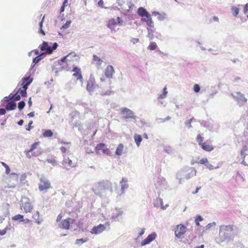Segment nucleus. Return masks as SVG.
I'll return each mask as SVG.
<instances>
[{
	"label": "nucleus",
	"instance_id": "54",
	"mask_svg": "<svg viewBox=\"0 0 248 248\" xmlns=\"http://www.w3.org/2000/svg\"><path fill=\"white\" fill-rule=\"evenodd\" d=\"M32 123H33V122H32V121H31V122L29 123V124L28 125H27V126L26 127V129L27 130L29 131V130H31V129L32 128L31 124H32Z\"/></svg>",
	"mask_w": 248,
	"mask_h": 248
},
{
	"label": "nucleus",
	"instance_id": "51",
	"mask_svg": "<svg viewBox=\"0 0 248 248\" xmlns=\"http://www.w3.org/2000/svg\"><path fill=\"white\" fill-rule=\"evenodd\" d=\"M194 90L196 93H198L200 90V87L199 85L196 84L194 86Z\"/></svg>",
	"mask_w": 248,
	"mask_h": 248
},
{
	"label": "nucleus",
	"instance_id": "10",
	"mask_svg": "<svg viewBox=\"0 0 248 248\" xmlns=\"http://www.w3.org/2000/svg\"><path fill=\"white\" fill-rule=\"evenodd\" d=\"M106 229V226L102 224H100L97 226H94L93 227L90 231V233L92 234L98 235L103 232Z\"/></svg>",
	"mask_w": 248,
	"mask_h": 248
},
{
	"label": "nucleus",
	"instance_id": "26",
	"mask_svg": "<svg viewBox=\"0 0 248 248\" xmlns=\"http://www.w3.org/2000/svg\"><path fill=\"white\" fill-rule=\"evenodd\" d=\"M231 11L233 16L236 17L239 12V8L236 6H232L231 7Z\"/></svg>",
	"mask_w": 248,
	"mask_h": 248
},
{
	"label": "nucleus",
	"instance_id": "56",
	"mask_svg": "<svg viewBox=\"0 0 248 248\" xmlns=\"http://www.w3.org/2000/svg\"><path fill=\"white\" fill-rule=\"evenodd\" d=\"M133 44H136L138 42H139V39L138 38H133L131 39V41Z\"/></svg>",
	"mask_w": 248,
	"mask_h": 248
},
{
	"label": "nucleus",
	"instance_id": "61",
	"mask_svg": "<svg viewBox=\"0 0 248 248\" xmlns=\"http://www.w3.org/2000/svg\"><path fill=\"white\" fill-rule=\"evenodd\" d=\"M68 56V55H67V56H66L65 57H63L62 58L61 61L62 62H67V58Z\"/></svg>",
	"mask_w": 248,
	"mask_h": 248
},
{
	"label": "nucleus",
	"instance_id": "15",
	"mask_svg": "<svg viewBox=\"0 0 248 248\" xmlns=\"http://www.w3.org/2000/svg\"><path fill=\"white\" fill-rule=\"evenodd\" d=\"M114 70L112 65H109L107 66L105 70V75L109 79L112 78L114 74Z\"/></svg>",
	"mask_w": 248,
	"mask_h": 248
},
{
	"label": "nucleus",
	"instance_id": "62",
	"mask_svg": "<svg viewBox=\"0 0 248 248\" xmlns=\"http://www.w3.org/2000/svg\"><path fill=\"white\" fill-rule=\"evenodd\" d=\"M29 117H33L34 116V112L33 111L30 112L28 114Z\"/></svg>",
	"mask_w": 248,
	"mask_h": 248
},
{
	"label": "nucleus",
	"instance_id": "30",
	"mask_svg": "<svg viewBox=\"0 0 248 248\" xmlns=\"http://www.w3.org/2000/svg\"><path fill=\"white\" fill-rule=\"evenodd\" d=\"M45 16H44L42 20L39 23V27H40V30H39V32L41 33L43 35H45V31L43 30L42 27H43V24L44 21Z\"/></svg>",
	"mask_w": 248,
	"mask_h": 248
},
{
	"label": "nucleus",
	"instance_id": "3",
	"mask_svg": "<svg viewBox=\"0 0 248 248\" xmlns=\"http://www.w3.org/2000/svg\"><path fill=\"white\" fill-rule=\"evenodd\" d=\"M100 88L102 89V94L108 95L111 93V81L110 79L106 80L104 78H100Z\"/></svg>",
	"mask_w": 248,
	"mask_h": 248
},
{
	"label": "nucleus",
	"instance_id": "33",
	"mask_svg": "<svg viewBox=\"0 0 248 248\" xmlns=\"http://www.w3.org/2000/svg\"><path fill=\"white\" fill-rule=\"evenodd\" d=\"M153 14L155 16H158L157 18L159 20H163L165 19V16L160 14L157 12H154L153 13Z\"/></svg>",
	"mask_w": 248,
	"mask_h": 248
},
{
	"label": "nucleus",
	"instance_id": "37",
	"mask_svg": "<svg viewBox=\"0 0 248 248\" xmlns=\"http://www.w3.org/2000/svg\"><path fill=\"white\" fill-rule=\"evenodd\" d=\"M10 229V225H9V226H6V227H5L4 229L2 230H0V236L4 235L6 233L7 230Z\"/></svg>",
	"mask_w": 248,
	"mask_h": 248
},
{
	"label": "nucleus",
	"instance_id": "48",
	"mask_svg": "<svg viewBox=\"0 0 248 248\" xmlns=\"http://www.w3.org/2000/svg\"><path fill=\"white\" fill-rule=\"evenodd\" d=\"M29 80H32V78H30V76H28V77H24L22 79V81L23 83H26L27 82L29 81Z\"/></svg>",
	"mask_w": 248,
	"mask_h": 248
},
{
	"label": "nucleus",
	"instance_id": "50",
	"mask_svg": "<svg viewBox=\"0 0 248 248\" xmlns=\"http://www.w3.org/2000/svg\"><path fill=\"white\" fill-rule=\"evenodd\" d=\"M27 178V174L26 173L22 174L20 178V182H23Z\"/></svg>",
	"mask_w": 248,
	"mask_h": 248
},
{
	"label": "nucleus",
	"instance_id": "9",
	"mask_svg": "<svg viewBox=\"0 0 248 248\" xmlns=\"http://www.w3.org/2000/svg\"><path fill=\"white\" fill-rule=\"evenodd\" d=\"M186 231V227L184 225L180 224L176 226L174 230V234L176 237L180 238L184 235Z\"/></svg>",
	"mask_w": 248,
	"mask_h": 248
},
{
	"label": "nucleus",
	"instance_id": "64",
	"mask_svg": "<svg viewBox=\"0 0 248 248\" xmlns=\"http://www.w3.org/2000/svg\"><path fill=\"white\" fill-rule=\"evenodd\" d=\"M23 124V120H19L18 122H17V124L19 125H22Z\"/></svg>",
	"mask_w": 248,
	"mask_h": 248
},
{
	"label": "nucleus",
	"instance_id": "40",
	"mask_svg": "<svg viewBox=\"0 0 248 248\" xmlns=\"http://www.w3.org/2000/svg\"><path fill=\"white\" fill-rule=\"evenodd\" d=\"M29 81L27 82L26 83H22V85H23L22 89H25V90H27L28 88V86L32 82V80H29Z\"/></svg>",
	"mask_w": 248,
	"mask_h": 248
},
{
	"label": "nucleus",
	"instance_id": "24",
	"mask_svg": "<svg viewBox=\"0 0 248 248\" xmlns=\"http://www.w3.org/2000/svg\"><path fill=\"white\" fill-rule=\"evenodd\" d=\"M93 61L95 62L96 66L98 67H100L102 63V61L101 60V59L97 57L96 55H93Z\"/></svg>",
	"mask_w": 248,
	"mask_h": 248
},
{
	"label": "nucleus",
	"instance_id": "46",
	"mask_svg": "<svg viewBox=\"0 0 248 248\" xmlns=\"http://www.w3.org/2000/svg\"><path fill=\"white\" fill-rule=\"evenodd\" d=\"M20 95L17 94V93L13 95L12 99H13L14 101H18L20 99Z\"/></svg>",
	"mask_w": 248,
	"mask_h": 248
},
{
	"label": "nucleus",
	"instance_id": "35",
	"mask_svg": "<svg viewBox=\"0 0 248 248\" xmlns=\"http://www.w3.org/2000/svg\"><path fill=\"white\" fill-rule=\"evenodd\" d=\"M238 100L242 104H244L247 102V99L246 98L243 94H240Z\"/></svg>",
	"mask_w": 248,
	"mask_h": 248
},
{
	"label": "nucleus",
	"instance_id": "31",
	"mask_svg": "<svg viewBox=\"0 0 248 248\" xmlns=\"http://www.w3.org/2000/svg\"><path fill=\"white\" fill-rule=\"evenodd\" d=\"M46 161L48 163L52 164L53 166H56L57 164V161L54 158L46 159Z\"/></svg>",
	"mask_w": 248,
	"mask_h": 248
},
{
	"label": "nucleus",
	"instance_id": "21",
	"mask_svg": "<svg viewBox=\"0 0 248 248\" xmlns=\"http://www.w3.org/2000/svg\"><path fill=\"white\" fill-rule=\"evenodd\" d=\"M124 149V145H123V144L121 143L119 144L115 152L116 155H122L123 153Z\"/></svg>",
	"mask_w": 248,
	"mask_h": 248
},
{
	"label": "nucleus",
	"instance_id": "52",
	"mask_svg": "<svg viewBox=\"0 0 248 248\" xmlns=\"http://www.w3.org/2000/svg\"><path fill=\"white\" fill-rule=\"evenodd\" d=\"M41 59L40 56H38L33 59V62L35 63H37L40 61Z\"/></svg>",
	"mask_w": 248,
	"mask_h": 248
},
{
	"label": "nucleus",
	"instance_id": "20",
	"mask_svg": "<svg viewBox=\"0 0 248 248\" xmlns=\"http://www.w3.org/2000/svg\"><path fill=\"white\" fill-rule=\"evenodd\" d=\"M138 13L140 16L149 17L150 14L143 7H140L138 9Z\"/></svg>",
	"mask_w": 248,
	"mask_h": 248
},
{
	"label": "nucleus",
	"instance_id": "63",
	"mask_svg": "<svg viewBox=\"0 0 248 248\" xmlns=\"http://www.w3.org/2000/svg\"><path fill=\"white\" fill-rule=\"evenodd\" d=\"M207 168L209 170H212L213 169V166L211 164H208L207 165Z\"/></svg>",
	"mask_w": 248,
	"mask_h": 248
},
{
	"label": "nucleus",
	"instance_id": "36",
	"mask_svg": "<svg viewBox=\"0 0 248 248\" xmlns=\"http://www.w3.org/2000/svg\"><path fill=\"white\" fill-rule=\"evenodd\" d=\"M208 162L207 158H203L200 160L199 161L196 162L198 164H204L206 165Z\"/></svg>",
	"mask_w": 248,
	"mask_h": 248
},
{
	"label": "nucleus",
	"instance_id": "53",
	"mask_svg": "<svg viewBox=\"0 0 248 248\" xmlns=\"http://www.w3.org/2000/svg\"><path fill=\"white\" fill-rule=\"evenodd\" d=\"M247 150H248V147L247 146H244L241 151V155H244L245 152L247 151Z\"/></svg>",
	"mask_w": 248,
	"mask_h": 248
},
{
	"label": "nucleus",
	"instance_id": "4",
	"mask_svg": "<svg viewBox=\"0 0 248 248\" xmlns=\"http://www.w3.org/2000/svg\"><path fill=\"white\" fill-rule=\"evenodd\" d=\"M98 88V85L95 82V79L93 75H91L87 81L86 89L90 93H92Z\"/></svg>",
	"mask_w": 248,
	"mask_h": 248
},
{
	"label": "nucleus",
	"instance_id": "7",
	"mask_svg": "<svg viewBox=\"0 0 248 248\" xmlns=\"http://www.w3.org/2000/svg\"><path fill=\"white\" fill-rule=\"evenodd\" d=\"M51 187V183L49 180L44 177L40 178L38 186V188L40 191H46Z\"/></svg>",
	"mask_w": 248,
	"mask_h": 248
},
{
	"label": "nucleus",
	"instance_id": "58",
	"mask_svg": "<svg viewBox=\"0 0 248 248\" xmlns=\"http://www.w3.org/2000/svg\"><path fill=\"white\" fill-rule=\"evenodd\" d=\"M57 46H58L57 43H55L53 44V46L52 47H51V49H52V52L53 51V50L56 49Z\"/></svg>",
	"mask_w": 248,
	"mask_h": 248
},
{
	"label": "nucleus",
	"instance_id": "43",
	"mask_svg": "<svg viewBox=\"0 0 248 248\" xmlns=\"http://www.w3.org/2000/svg\"><path fill=\"white\" fill-rule=\"evenodd\" d=\"M168 92L167 91V88L165 87L163 89V93L162 94H160L158 97V98H164L166 97Z\"/></svg>",
	"mask_w": 248,
	"mask_h": 248
},
{
	"label": "nucleus",
	"instance_id": "19",
	"mask_svg": "<svg viewBox=\"0 0 248 248\" xmlns=\"http://www.w3.org/2000/svg\"><path fill=\"white\" fill-rule=\"evenodd\" d=\"M201 147L202 149L207 152L212 151L214 148L212 144L208 143L207 142H204L203 144H202Z\"/></svg>",
	"mask_w": 248,
	"mask_h": 248
},
{
	"label": "nucleus",
	"instance_id": "27",
	"mask_svg": "<svg viewBox=\"0 0 248 248\" xmlns=\"http://www.w3.org/2000/svg\"><path fill=\"white\" fill-rule=\"evenodd\" d=\"M24 217L23 216L20 214H17L15 215L12 217V220L15 221H24Z\"/></svg>",
	"mask_w": 248,
	"mask_h": 248
},
{
	"label": "nucleus",
	"instance_id": "39",
	"mask_svg": "<svg viewBox=\"0 0 248 248\" xmlns=\"http://www.w3.org/2000/svg\"><path fill=\"white\" fill-rule=\"evenodd\" d=\"M87 241H88L87 239H84L83 238L78 239L76 241V244L77 245H80L84 242H87Z\"/></svg>",
	"mask_w": 248,
	"mask_h": 248
},
{
	"label": "nucleus",
	"instance_id": "57",
	"mask_svg": "<svg viewBox=\"0 0 248 248\" xmlns=\"http://www.w3.org/2000/svg\"><path fill=\"white\" fill-rule=\"evenodd\" d=\"M60 150L62 153H65L67 149L65 147L62 146L60 148Z\"/></svg>",
	"mask_w": 248,
	"mask_h": 248
},
{
	"label": "nucleus",
	"instance_id": "60",
	"mask_svg": "<svg viewBox=\"0 0 248 248\" xmlns=\"http://www.w3.org/2000/svg\"><path fill=\"white\" fill-rule=\"evenodd\" d=\"M62 218V215H61V214H59V215L57 216V217L56 221H57V222L60 221L61 220Z\"/></svg>",
	"mask_w": 248,
	"mask_h": 248
},
{
	"label": "nucleus",
	"instance_id": "38",
	"mask_svg": "<svg viewBox=\"0 0 248 248\" xmlns=\"http://www.w3.org/2000/svg\"><path fill=\"white\" fill-rule=\"evenodd\" d=\"M193 121H195V119L194 118V117H192L190 120L185 123L186 125L188 128H190L192 127L191 123L193 122Z\"/></svg>",
	"mask_w": 248,
	"mask_h": 248
},
{
	"label": "nucleus",
	"instance_id": "17",
	"mask_svg": "<svg viewBox=\"0 0 248 248\" xmlns=\"http://www.w3.org/2000/svg\"><path fill=\"white\" fill-rule=\"evenodd\" d=\"M40 48L41 51H44L46 53H52L51 47L48 46L47 43L46 42H43L42 44L40 46Z\"/></svg>",
	"mask_w": 248,
	"mask_h": 248
},
{
	"label": "nucleus",
	"instance_id": "59",
	"mask_svg": "<svg viewBox=\"0 0 248 248\" xmlns=\"http://www.w3.org/2000/svg\"><path fill=\"white\" fill-rule=\"evenodd\" d=\"M6 111L4 108H0V115H4Z\"/></svg>",
	"mask_w": 248,
	"mask_h": 248
},
{
	"label": "nucleus",
	"instance_id": "5",
	"mask_svg": "<svg viewBox=\"0 0 248 248\" xmlns=\"http://www.w3.org/2000/svg\"><path fill=\"white\" fill-rule=\"evenodd\" d=\"M33 207L30 201L29 198H24L21 201V209L23 210L25 213H31L33 210Z\"/></svg>",
	"mask_w": 248,
	"mask_h": 248
},
{
	"label": "nucleus",
	"instance_id": "28",
	"mask_svg": "<svg viewBox=\"0 0 248 248\" xmlns=\"http://www.w3.org/2000/svg\"><path fill=\"white\" fill-rule=\"evenodd\" d=\"M43 135L44 137H51L53 136V133L50 129H46L44 130Z\"/></svg>",
	"mask_w": 248,
	"mask_h": 248
},
{
	"label": "nucleus",
	"instance_id": "8",
	"mask_svg": "<svg viewBox=\"0 0 248 248\" xmlns=\"http://www.w3.org/2000/svg\"><path fill=\"white\" fill-rule=\"evenodd\" d=\"M95 151L96 153L99 155H108L109 154V149L103 143L97 144L95 147Z\"/></svg>",
	"mask_w": 248,
	"mask_h": 248
},
{
	"label": "nucleus",
	"instance_id": "42",
	"mask_svg": "<svg viewBox=\"0 0 248 248\" xmlns=\"http://www.w3.org/2000/svg\"><path fill=\"white\" fill-rule=\"evenodd\" d=\"M196 171L194 170H192L191 172L186 175L185 178L186 179H189L191 176H193L194 175H195Z\"/></svg>",
	"mask_w": 248,
	"mask_h": 248
},
{
	"label": "nucleus",
	"instance_id": "16",
	"mask_svg": "<svg viewBox=\"0 0 248 248\" xmlns=\"http://www.w3.org/2000/svg\"><path fill=\"white\" fill-rule=\"evenodd\" d=\"M99 187L101 189H110L112 190V184L108 181L99 183Z\"/></svg>",
	"mask_w": 248,
	"mask_h": 248
},
{
	"label": "nucleus",
	"instance_id": "23",
	"mask_svg": "<svg viewBox=\"0 0 248 248\" xmlns=\"http://www.w3.org/2000/svg\"><path fill=\"white\" fill-rule=\"evenodd\" d=\"M146 18L143 20V21H144L146 23L148 26L150 27H154V22L151 17L150 14L149 15V17H146Z\"/></svg>",
	"mask_w": 248,
	"mask_h": 248
},
{
	"label": "nucleus",
	"instance_id": "25",
	"mask_svg": "<svg viewBox=\"0 0 248 248\" xmlns=\"http://www.w3.org/2000/svg\"><path fill=\"white\" fill-rule=\"evenodd\" d=\"M134 138L137 145L138 147H139L140 145L141 141H142L141 136L140 135L135 134L134 136Z\"/></svg>",
	"mask_w": 248,
	"mask_h": 248
},
{
	"label": "nucleus",
	"instance_id": "14",
	"mask_svg": "<svg viewBox=\"0 0 248 248\" xmlns=\"http://www.w3.org/2000/svg\"><path fill=\"white\" fill-rule=\"evenodd\" d=\"M156 237V234L155 232L152 233L151 234H149L147 238L142 241L141 243V246H145L149 244L150 242L155 240Z\"/></svg>",
	"mask_w": 248,
	"mask_h": 248
},
{
	"label": "nucleus",
	"instance_id": "1",
	"mask_svg": "<svg viewBox=\"0 0 248 248\" xmlns=\"http://www.w3.org/2000/svg\"><path fill=\"white\" fill-rule=\"evenodd\" d=\"M233 225H222L219 232V241L223 242L230 239L231 232L233 231Z\"/></svg>",
	"mask_w": 248,
	"mask_h": 248
},
{
	"label": "nucleus",
	"instance_id": "11",
	"mask_svg": "<svg viewBox=\"0 0 248 248\" xmlns=\"http://www.w3.org/2000/svg\"><path fill=\"white\" fill-rule=\"evenodd\" d=\"M63 159L62 164L67 169H69L77 166V162H73L71 159H69L68 157L66 156L65 155H63Z\"/></svg>",
	"mask_w": 248,
	"mask_h": 248
},
{
	"label": "nucleus",
	"instance_id": "29",
	"mask_svg": "<svg viewBox=\"0 0 248 248\" xmlns=\"http://www.w3.org/2000/svg\"><path fill=\"white\" fill-rule=\"evenodd\" d=\"M203 139H204L203 137L201 135H200V134L197 135L196 140L200 146H201L202 145V144H203L204 143V142H203Z\"/></svg>",
	"mask_w": 248,
	"mask_h": 248
},
{
	"label": "nucleus",
	"instance_id": "41",
	"mask_svg": "<svg viewBox=\"0 0 248 248\" xmlns=\"http://www.w3.org/2000/svg\"><path fill=\"white\" fill-rule=\"evenodd\" d=\"M25 103L23 101H20L18 104V108L19 110H21L25 107Z\"/></svg>",
	"mask_w": 248,
	"mask_h": 248
},
{
	"label": "nucleus",
	"instance_id": "22",
	"mask_svg": "<svg viewBox=\"0 0 248 248\" xmlns=\"http://www.w3.org/2000/svg\"><path fill=\"white\" fill-rule=\"evenodd\" d=\"M16 104L13 101L9 102L6 106V109L8 110H12L16 108Z\"/></svg>",
	"mask_w": 248,
	"mask_h": 248
},
{
	"label": "nucleus",
	"instance_id": "55",
	"mask_svg": "<svg viewBox=\"0 0 248 248\" xmlns=\"http://www.w3.org/2000/svg\"><path fill=\"white\" fill-rule=\"evenodd\" d=\"M98 5L100 7H103L104 2L103 0H99V1L98 2Z\"/></svg>",
	"mask_w": 248,
	"mask_h": 248
},
{
	"label": "nucleus",
	"instance_id": "49",
	"mask_svg": "<svg viewBox=\"0 0 248 248\" xmlns=\"http://www.w3.org/2000/svg\"><path fill=\"white\" fill-rule=\"evenodd\" d=\"M71 23V22L70 21H67L66 23L62 26V29L68 28L69 27Z\"/></svg>",
	"mask_w": 248,
	"mask_h": 248
},
{
	"label": "nucleus",
	"instance_id": "45",
	"mask_svg": "<svg viewBox=\"0 0 248 248\" xmlns=\"http://www.w3.org/2000/svg\"><path fill=\"white\" fill-rule=\"evenodd\" d=\"M202 220V217L201 216H197L196 218H195V223L196 224V225L197 226H199L200 225V223L199 222L200 221H201Z\"/></svg>",
	"mask_w": 248,
	"mask_h": 248
},
{
	"label": "nucleus",
	"instance_id": "34",
	"mask_svg": "<svg viewBox=\"0 0 248 248\" xmlns=\"http://www.w3.org/2000/svg\"><path fill=\"white\" fill-rule=\"evenodd\" d=\"M1 164L5 168V169H6L5 170V172L7 174H8L10 173V169L9 168V167L4 162H1Z\"/></svg>",
	"mask_w": 248,
	"mask_h": 248
},
{
	"label": "nucleus",
	"instance_id": "6",
	"mask_svg": "<svg viewBox=\"0 0 248 248\" xmlns=\"http://www.w3.org/2000/svg\"><path fill=\"white\" fill-rule=\"evenodd\" d=\"M123 24V20L121 18L118 17L116 19L114 18L109 19L107 22V27L112 31L114 30L115 27L117 25L122 26Z\"/></svg>",
	"mask_w": 248,
	"mask_h": 248
},
{
	"label": "nucleus",
	"instance_id": "18",
	"mask_svg": "<svg viewBox=\"0 0 248 248\" xmlns=\"http://www.w3.org/2000/svg\"><path fill=\"white\" fill-rule=\"evenodd\" d=\"M71 218L68 217L67 218L63 220L60 224V228L64 229H69L70 227V221Z\"/></svg>",
	"mask_w": 248,
	"mask_h": 248
},
{
	"label": "nucleus",
	"instance_id": "13",
	"mask_svg": "<svg viewBox=\"0 0 248 248\" xmlns=\"http://www.w3.org/2000/svg\"><path fill=\"white\" fill-rule=\"evenodd\" d=\"M122 113L124 115V119L133 118L135 119L136 117L133 112L129 109L124 108L122 110Z\"/></svg>",
	"mask_w": 248,
	"mask_h": 248
},
{
	"label": "nucleus",
	"instance_id": "47",
	"mask_svg": "<svg viewBox=\"0 0 248 248\" xmlns=\"http://www.w3.org/2000/svg\"><path fill=\"white\" fill-rule=\"evenodd\" d=\"M242 163L245 165L248 166V155H244V157Z\"/></svg>",
	"mask_w": 248,
	"mask_h": 248
},
{
	"label": "nucleus",
	"instance_id": "44",
	"mask_svg": "<svg viewBox=\"0 0 248 248\" xmlns=\"http://www.w3.org/2000/svg\"><path fill=\"white\" fill-rule=\"evenodd\" d=\"M20 95L22 97H25L27 95V92L25 89H20L18 91Z\"/></svg>",
	"mask_w": 248,
	"mask_h": 248
},
{
	"label": "nucleus",
	"instance_id": "12",
	"mask_svg": "<svg viewBox=\"0 0 248 248\" xmlns=\"http://www.w3.org/2000/svg\"><path fill=\"white\" fill-rule=\"evenodd\" d=\"M72 72L73 73L72 76L76 79V80H79L81 82H82L83 77L82 76L81 69L78 67H74L72 69Z\"/></svg>",
	"mask_w": 248,
	"mask_h": 248
},
{
	"label": "nucleus",
	"instance_id": "32",
	"mask_svg": "<svg viewBox=\"0 0 248 248\" xmlns=\"http://www.w3.org/2000/svg\"><path fill=\"white\" fill-rule=\"evenodd\" d=\"M157 47V45L156 43L154 42H152L150 43L149 46H148V49L151 50H153L156 49Z\"/></svg>",
	"mask_w": 248,
	"mask_h": 248
},
{
	"label": "nucleus",
	"instance_id": "2",
	"mask_svg": "<svg viewBox=\"0 0 248 248\" xmlns=\"http://www.w3.org/2000/svg\"><path fill=\"white\" fill-rule=\"evenodd\" d=\"M40 144V141L35 142L31 145L30 149L24 151V153L28 158L36 157L41 154V148L39 147Z\"/></svg>",
	"mask_w": 248,
	"mask_h": 248
}]
</instances>
